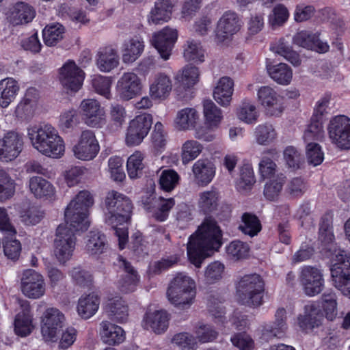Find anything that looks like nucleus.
<instances>
[{
	"label": "nucleus",
	"mask_w": 350,
	"mask_h": 350,
	"mask_svg": "<svg viewBox=\"0 0 350 350\" xmlns=\"http://www.w3.org/2000/svg\"><path fill=\"white\" fill-rule=\"evenodd\" d=\"M93 204L94 198L90 192L83 190L68 204L64 212L66 224L58 226L54 241V253L60 263H65L72 256L77 239L75 233L88 229L89 208Z\"/></svg>",
	"instance_id": "1"
},
{
	"label": "nucleus",
	"mask_w": 350,
	"mask_h": 350,
	"mask_svg": "<svg viewBox=\"0 0 350 350\" xmlns=\"http://www.w3.org/2000/svg\"><path fill=\"white\" fill-rule=\"evenodd\" d=\"M221 230L217 221L212 218H206L189 238L187 256L190 262L200 267L206 258L221 247Z\"/></svg>",
	"instance_id": "2"
},
{
	"label": "nucleus",
	"mask_w": 350,
	"mask_h": 350,
	"mask_svg": "<svg viewBox=\"0 0 350 350\" xmlns=\"http://www.w3.org/2000/svg\"><path fill=\"white\" fill-rule=\"evenodd\" d=\"M28 135L35 149L48 157L59 158L65 151L64 139L50 124L34 126L28 129Z\"/></svg>",
	"instance_id": "3"
},
{
	"label": "nucleus",
	"mask_w": 350,
	"mask_h": 350,
	"mask_svg": "<svg viewBox=\"0 0 350 350\" xmlns=\"http://www.w3.org/2000/svg\"><path fill=\"white\" fill-rule=\"evenodd\" d=\"M106 223L113 227L131 221L133 209L131 200L115 190L109 191L105 199Z\"/></svg>",
	"instance_id": "4"
},
{
	"label": "nucleus",
	"mask_w": 350,
	"mask_h": 350,
	"mask_svg": "<svg viewBox=\"0 0 350 350\" xmlns=\"http://www.w3.org/2000/svg\"><path fill=\"white\" fill-rule=\"evenodd\" d=\"M196 283L193 279L182 273L171 281L167 296L172 304L180 308H189L196 297Z\"/></svg>",
	"instance_id": "5"
},
{
	"label": "nucleus",
	"mask_w": 350,
	"mask_h": 350,
	"mask_svg": "<svg viewBox=\"0 0 350 350\" xmlns=\"http://www.w3.org/2000/svg\"><path fill=\"white\" fill-rule=\"evenodd\" d=\"M237 292L245 305L253 308L258 307L263 303L264 280L256 273L245 275L239 282Z\"/></svg>",
	"instance_id": "6"
},
{
	"label": "nucleus",
	"mask_w": 350,
	"mask_h": 350,
	"mask_svg": "<svg viewBox=\"0 0 350 350\" xmlns=\"http://www.w3.org/2000/svg\"><path fill=\"white\" fill-rule=\"evenodd\" d=\"M330 269L334 286L350 299V252L341 250Z\"/></svg>",
	"instance_id": "7"
},
{
	"label": "nucleus",
	"mask_w": 350,
	"mask_h": 350,
	"mask_svg": "<svg viewBox=\"0 0 350 350\" xmlns=\"http://www.w3.org/2000/svg\"><path fill=\"white\" fill-rule=\"evenodd\" d=\"M331 142L341 150L350 149V118L344 115L333 117L327 127Z\"/></svg>",
	"instance_id": "8"
},
{
	"label": "nucleus",
	"mask_w": 350,
	"mask_h": 350,
	"mask_svg": "<svg viewBox=\"0 0 350 350\" xmlns=\"http://www.w3.org/2000/svg\"><path fill=\"white\" fill-rule=\"evenodd\" d=\"M152 124L151 114L144 113L130 121L126 130L125 142L128 146L139 145L148 135Z\"/></svg>",
	"instance_id": "9"
},
{
	"label": "nucleus",
	"mask_w": 350,
	"mask_h": 350,
	"mask_svg": "<svg viewBox=\"0 0 350 350\" xmlns=\"http://www.w3.org/2000/svg\"><path fill=\"white\" fill-rule=\"evenodd\" d=\"M84 78L85 72L72 60L67 61L59 69V80L67 92H77Z\"/></svg>",
	"instance_id": "10"
},
{
	"label": "nucleus",
	"mask_w": 350,
	"mask_h": 350,
	"mask_svg": "<svg viewBox=\"0 0 350 350\" xmlns=\"http://www.w3.org/2000/svg\"><path fill=\"white\" fill-rule=\"evenodd\" d=\"M72 150L78 159L90 161L94 159L100 150V146L94 133L90 130L83 131Z\"/></svg>",
	"instance_id": "11"
},
{
	"label": "nucleus",
	"mask_w": 350,
	"mask_h": 350,
	"mask_svg": "<svg viewBox=\"0 0 350 350\" xmlns=\"http://www.w3.org/2000/svg\"><path fill=\"white\" fill-rule=\"evenodd\" d=\"M64 315L58 309L48 308L42 319L41 332L46 340L55 341L62 329Z\"/></svg>",
	"instance_id": "12"
},
{
	"label": "nucleus",
	"mask_w": 350,
	"mask_h": 350,
	"mask_svg": "<svg viewBox=\"0 0 350 350\" xmlns=\"http://www.w3.org/2000/svg\"><path fill=\"white\" fill-rule=\"evenodd\" d=\"M23 135L17 132L9 131L0 139V161L8 162L15 159L23 147Z\"/></svg>",
	"instance_id": "13"
},
{
	"label": "nucleus",
	"mask_w": 350,
	"mask_h": 350,
	"mask_svg": "<svg viewBox=\"0 0 350 350\" xmlns=\"http://www.w3.org/2000/svg\"><path fill=\"white\" fill-rule=\"evenodd\" d=\"M300 282L306 295L312 297L319 294L324 287V279L321 271L314 267H303Z\"/></svg>",
	"instance_id": "14"
},
{
	"label": "nucleus",
	"mask_w": 350,
	"mask_h": 350,
	"mask_svg": "<svg viewBox=\"0 0 350 350\" xmlns=\"http://www.w3.org/2000/svg\"><path fill=\"white\" fill-rule=\"evenodd\" d=\"M242 23L238 15L234 12H226L217 22L215 29V39L222 42L230 39L241 29Z\"/></svg>",
	"instance_id": "15"
},
{
	"label": "nucleus",
	"mask_w": 350,
	"mask_h": 350,
	"mask_svg": "<svg viewBox=\"0 0 350 350\" xmlns=\"http://www.w3.org/2000/svg\"><path fill=\"white\" fill-rule=\"evenodd\" d=\"M23 294L33 299H37L44 295L45 285L43 277L33 269L24 271L21 281Z\"/></svg>",
	"instance_id": "16"
},
{
	"label": "nucleus",
	"mask_w": 350,
	"mask_h": 350,
	"mask_svg": "<svg viewBox=\"0 0 350 350\" xmlns=\"http://www.w3.org/2000/svg\"><path fill=\"white\" fill-rule=\"evenodd\" d=\"M177 37L176 30L169 27H165L153 35L152 44L164 60L170 58Z\"/></svg>",
	"instance_id": "17"
},
{
	"label": "nucleus",
	"mask_w": 350,
	"mask_h": 350,
	"mask_svg": "<svg viewBox=\"0 0 350 350\" xmlns=\"http://www.w3.org/2000/svg\"><path fill=\"white\" fill-rule=\"evenodd\" d=\"M200 72L197 67L187 65L176 74L175 79L180 83L176 92L180 98H185L191 93V88L196 85L199 80Z\"/></svg>",
	"instance_id": "18"
},
{
	"label": "nucleus",
	"mask_w": 350,
	"mask_h": 350,
	"mask_svg": "<svg viewBox=\"0 0 350 350\" xmlns=\"http://www.w3.org/2000/svg\"><path fill=\"white\" fill-rule=\"evenodd\" d=\"M293 43L298 46L314 51L319 53H325L329 49L327 42L319 38V33H310L307 31H300L293 37Z\"/></svg>",
	"instance_id": "19"
},
{
	"label": "nucleus",
	"mask_w": 350,
	"mask_h": 350,
	"mask_svg": "<svg viewBox=\"0 0 350 350\" xmlns=\"http://www.w3.org/2000/svg\"><path fill=\"white\" fill-rule=\"evenodd\" d=\"M141 89V80L134 72H124L117 83L119 96L125 100L134 98L140 92Z\"/></svg>",
	"instance_id": "20"
},
{
	"label": "nucleus",
	"mask_w": 350,
	"mask_h": 350,
	"mask_svg": "<svg viewBox=\"0 0 350 350\" xmlns=\"http://www.w3.org/2000/svg\"><path fill=\"white\" fill-rule=\"evenodd\" d=\"M323 315L319 304L312 303L304 307V314L297 317V323L304 332H312L322 323Z\"/></svg>",
	"instance_id": "21"
},
{
	"label": "nucleus",
	"mask_w": 350,
	"mask_h": 350,
	"mask_svg": "<svg viewBox=\"0 0 350 350\" xmlns=\"http://www.w3.org/2000/svg\"><path fill=\"white\" fill-rule=\"evenodd\" d=\"M36 12L32 6L23 1L14 4L7 13V20L13 26L26 25L35 17Z\"/></svg>",
	"instance_id": "22"
},
{
	"label": "nucleus",
	"mask_w": 350,
	"mask_h": 350,
	"mask_svg": "<svg viewBox=\"0 0 350 350\" xmlns=\"http://www.w3.org/2000/svg\"><path fill=\"white\" fill-rule=\"evenodd\" d=\"M104 310L109 319L117 323H125L129 317V307L120 296L108 298Z\"/></svg>",
	"instance_id": "23"
},
{
	"label": "nucleus",
	"mask_w": 350,
	"mask_h": 350,
	"mask_svg": "<svg viewBox=\"0 0 350 350\" xmlns=\"http://www.w3.org/2000/svg\"><path fill=\"white\" fill-rule=\"evenodd\" d=\"M275 318L272 324L265 325L262 329L261 339L266 342L275 337L280 338L287 329L286 311L284 308L277 310Z\"/></svg>",
	"instance_id": "24"
},
{
	"label": "nucleus",
	"mask_w": 350,
	"mask_h": 350,
	"mask_svg": "<svg viewBox=\"0 0 350 350\" xmlns=\"http://www.w3.org/2000/svg\"><path fill=\"white\" fill-rule=\"evenodd\" d=\"M215 166L208 159H198L192 167V172L197 184L202 187L208 185L215 176Z\"/></svg>",
	"instance_id": "25"
},
{
	"label": "nucleus",
	"mask_w": 350,
	"mask_h": 350,
	"mask_svg": "<svg viewBox=\"0 0 350 350\" xmlns=\"http://www.w3.org/2000/svg\"><path fill=\"white\" fill-rule=\"evenodd\" d=\"M29 188L36 198L53 201L55 199V188L41 176H33L29 180Z\"/></svg>",
	"instance_id": "26"
},
{
	"label": "nucleus",
	"mask_w": 350,
	"mask_h": 350,
	"mask_svg": "<svg viewBox=\"0 0 350 350\" xmlns=\"http://www.w3.org/2000/svg\"><path fill=\"white\" fill-rule=\"evenodd\" d=\"M100 336L105 344L118 345L126 338L124 330L119 325L107 321L100 323Z\"/></svg>",
	"instance_id": "27"
},
{
	"label": "nucleus",
	"mask_w": 350,
	"mask_h": 350,
	"mask_svg": "<svg viewBox=\"0 0 350 350\" xmlns=\"http://www.w3.org/2000/svg\"><path fill=\"white\" fill-rule=\"evenodd\" d=\"M169 316L163 310L147 311L143 319V326L146 329H152L156 334L164 332L168 327Z\"/></svg>",
	"instance_id": "28"
},
{
	"label": "nucleus",
	"mask_w": 350,
	"mask_h": 350,
	"mask_svg": "<svg viewBox=\"0 0 350 350\" xmlns=\"http://www.w3.org/2000/svg\"><path fill=\"white\" fill-rule=\"evenodd\" d=\"M144 50V42L139 36H135L126 40L122 46V60L124 63L135 62Z\"/></svg>",
	"instance_id": "29"
},
{
	"label": "nucleus",
	"mask_w": 350,
	"mask_h": 350,
	"mask_svg": "<svg viewBox=\"0 0 350 350\" xmlns=\"http://www.w3.org/2000/svg\"><path fill=\"white\" fill-rule=\"evenodd\" d=\"M318 233V239L322 246L324 247L323 249L329 250V245L335 240L333 228V214L331 211L326 212L321 217Z\"/></svg>",
	"instance_id": "30"
},
{
	"label": "nucleus",
	"mask_w": 350,
	"mask_h": 350,
	"mask_svg": "<svg viewBox=\"0 0 350 350\" xmlns=\"http://www.w3.org/2000/svg\"><path fill=\"white\" fill-rule=\"evenodd\" d=\"M324 111H314L310 124L308 125L304 133L305 142L319 141L322 142L325 137V132L323 126Z\"/></svg>",
	"instance_id": "31"
},
{
	"label": "nucleus",
	"mask_w": 350,
	"mask_h": 350,
	"mask_svg": "<svg viewBox=\"0 0 350 350\" xmlns=\"http://www.w3.org/2000/svg\"><path fill=\"white\" fill-rule=\"evenodd\" d=\"M100 296L92 292L79 298L77 304V312L83 319H89L98 311L100 305Z\"/></svg>",
	"instance_id": "32"
},
{
	"label": "nucleus",
	"mask_w": 350,
	"mask_h": 350,
	"mask_svg": "<svg viewBox=\"0 0 350 350\" xmlns=\"http://www.w3.org/2000/svg\"><path fill=\"white\" fill-rule=\"evenodd\" d=\"M233 87L234 82L228 77H223L219 80L213 92V97L221 107H227L230 105Z\"/></svg>",
	"instance_id": "33"
},
{
	"label": "nucleus",
	"mask_w": 350,
	"mask_h": 350,
	"mask_svg": "<svg viewBox=\"0 0 350 350\" xmlns=\"http://www.w3.org/2000/svg\"><path fill=\"white\" fill-rule=\"evenodd\" d=\"M85 250L90 255L105 253L109 245L106 236L98 230H91L87 235Z\"/></svg>",
	"instance_id": "34"
},
{
	"label": "nucleus",
	"mask_w": 350,
	"mask_h": 350,
	"mask_svg": "<svg viewBox=\"0 0 350 350\" xmlns=\"http://www.w3.org/2000/svg\"><path fill=\"white\" fill-rule=\"evenodd\" d=\"M119 56L116 50L107 46L98 51L96 55V65L102 72H110L118 66Z\"/></svg>",
	"instance_id": "35"
},
{
	"label": "nucleus",
	"mask_w": 350,
	"mask_h": 350,
	"mask_svg": "<svg viewBox=\"0 0 350 350\" xmlns=\"http://www.w3.org/2000/svg\"><path fill=\"white\" fill-rule=\"evenodd\" d=\"M173 4L170 0H158L150 12L149 23L159 24L167 22L172 12Z\"/></svg>",
	"instance_id": "36"
},
{
	"label": "nucleus",
	"mask_w": 350,
	"mask_h": 350,
	"mask_svg": "<svg viewBox=\"0 0 350 350\" xmlns=\"http://www.w3.org/2000/svg\"><path fill=\"white\" fill-rule=\"evenodd\" d=\"M19 86L16 80L6 78L0 81V107L6 108L14 100Z\"/></svg>",
	"instance_id": "37"
},
{
	"label": "nucleus",
	"mask_w": 350,
	"mask_h": 350,
	"mask_svg": "<svg viewBox=\"0 0 350 350\" xmlns=\"http://www.w3.org/2000/svg\"><path fill=\"white\" fill-rule=\"evenodd\" d=\"M220 193L215 188L205 191L200 194L198 206L200 211L205 215L215 212L219 206Z\"/></svg>",
	"instance_id": "38"
},
{
	"label": "nucleus",
	"mask_w": 350,
	"mask_h": 350,
	"mask_svg": "<svg viewBox=\"0 0 350 350\" xmlns=\"http://www.w3.org/2000/svg\"><path fill=\"white\" fill-rule=\"evenodd\" d=\"M33 328V318L29 309L25 308L16 315L14 330L17 336L26 337L32 332Z\"/></svg>",
	"instance_id": "39"
},
{
	"label": "nucleus",
	"mask_w": 350,
	"mask_h": 350,
	"mask_svg": "<svg viewBox=\"0 0 350 350\" xmlns=\"http://www.w3.org/2000/svg\"><path fill=\"white\" fill-rule=\"evenodd\" d=\"M241 224L238 229L244 234L250 237L257 236L262 230L261 221L258 217L250 212H245L241 217Z\"/></svg>",
	"instance_id": "40"
},
{
	"label": "nucleus",
	"mask_w": 350,
	"mask_h": 350,
	"mask_svg": "<svg viewBox=\"0 0 350 350\" xmlns=\"http://www.w3.org/2000/svg\"><path fill=\"white\" fill-rule=\"evenodd\" d=\"M223 292L212 293L208 297L207 308L209 313L217 320L215 322L224 323L225 317V308L222 306L224 302Z\"/></svg>",
	"instance_id": "41"
},
{
	"label": "nucleus",
	"mask_w": 350,
	"mask_h": 350,
	"mask_svg": "<svg viewBox=\"0 0 350 350\" xmlns=\"http://www.w3.org/2000/svg\"><path fill=\"white\" fill-rule=\"evenodd\" d=\"M271 50L282 56L294 66H298L301 64L299 55L293 51L288 43L282 38L271 46Z\"/></svg>",
	"instance_id": "42"
},
{
	"label": "nucleus",
	"mask_w": 350,
	"mask_h": 350,
	"mask_svg": "<svg viewBox=\"0 0 350 350\" xmlns=\"http://www.w3.org/2000/svg\"><path fill=\"white\" fill-rule=\"evenodd\" d=\"M267 71L275 82L280 85H288L291 83L293 77L292 69L284 63H280L267 67Z\"/></svg>",
	"instance_id": "43"
},
{
	"label": "nucleus",
	"mask_w": 350,
	"mask_h": 350,
	"mask_svg": "<svg viewBox=\"0 0 350 350\" xmlns=\"http://www.w3.org/2000/svg\"><path fill=\"white\" fill-rule=\"evenodd\" d=\"M180 180V176L174 170H163L159 178V189L164 192H172L178 185Z\"/></svg>",
	"instance_id": "44"
},
{
	"label": "nucleus",
	"mask_w": 350,
	"mask_h": 350,
	"mask_svg": "<svg viewBox=\"0 0 350 350\" xmlns=\"http://www.w3.org/2000/svg\"><path fill=\"white\" fill-rule=\"evenodd\" d=\"M198 119V111H178L174 126L179 131L189 130L196 126Z\"/></svg>",
	"instance_id": "45"
},
{
	"label": "nucleus",
	"mask_w": 350,
	"mask_h": 350,
	"mask_svg": "<svg viewBox=\"0 0 350 350\" xmlns=\"http://www.w3.org/2000/svg\"><path fill=\"white\" fill-rule=\"evenodd\" d=\"M171 90L172 81L167 75L163 74H159L150 87L151 96L156 98L166 97Z\"/></svg>",
	"instance_id": "46"
},
{
	"label": "nucleus",
	"mask_w": 350,
	"mask_h": 350,
	"mask_svg": "<svg viewBox=\"0 0 350 350\" xmlns=\"http://www.w3.org/2000/svg\"><path fill=\"white\" fill-rule=\"evenodd\" d=\"M286 179V176L281 173L265 184L263 193L267 200L275 201L278 199Z\"/></svg>",
	"instance_id": "47"
},
{
	"label": "nucleus",
	"mask_w": 350,
	"mask_h": 350,
	"mask_svg": "<svg viewBox=\"0 0 350 350\" xmlns=\"http://www.w3.org/2000/svg\"><path fill=\"white\" fill-rule=\"evenodd\" d=\"M143 160L144 155L139 151H135L129 157L126 162V170L130 178H140L143 175L144 168Z\"/></svg>",
	"instance_id": "48"
},
{
	"label": "nucleus",
	"mask_w": 350,
	"mask_h": 350,
	"mask_svg": "<svg viewBox=\"0 0 350 350\" xmlns=\"http://www.w3.org/2000/svg\"><path fill=\"white\" fill-rule=\"evenodd\" d=\"M168 141V133L161 122H157L151 133V143L154 149L161 153L165 149Z\"/></svg>",
	"instance_id": "49"
},
{
	"label": "nucleus",
	"mask_w": 350,
	"mask_h": 350,
	"mask_svg": "<svg viewBox=\"0 0 350 350\" xmlns=\"http://www.w3.org/2000/svg\"><path fill=\"white\" fill-rule=\"evenodd\" d=\"M205 51L199 42L188 40L184 49V57L188 62L202 63L204 61Z\"/></svg>",
	"instance_id": "50"
},
{
	"label": "nucleus",
	"mask_w": 350,
	"mask_h": 350,
	"mask_svg": "<svg viewBox=\"0 0 350 350\" xmlns=\"http://www.w3.org/2000/svg\"><path fill=\"white\" fill-rule=\"evenodd\" d=\"M203 146L196 140H187L182 146L181 159L184 165L196 159L201 153Z\"/></svg>",
	"instance_id": "51"
},
{
	"label": "nucleus",
	"mask_w": 350,
	"mask_h": 350,
	"mask_svg": "<svg viewBox=\"0 0 350 350\" xmlns=\"http://www.w3.org/2000/svg\"><path fill=\"white\" fill-rule=\"evenodd\" d=\"M3 252L8 258L16 260L21 253V242L16 239V235L5 234L3 242Z\"/></svg>",
	"instance_id": "52"
},
{
	"label": "nucleus",
	"mask_w": 350,
	"mask_h": 350,
	"mask_svg": "<svg viewBox=\"0 0 350 350\" xmlns=\"http://www.w3.org/2000/svg\"><path fill=\"white\" fill-rule=\"evenodd\" d=\"M64 27L59 23L47 25L43 30L44 43L49 46L55 45L63 38Z\"/></svg>",
	"instance_id": "53"
},
{
	"label": "nucleus",
	"mask_w": 350,
	"mask_h": 350,
	"mask_svg": "<svg viewBox=\"0 0 350 350\" xmlns=\"http://www.w3.org/2000/svg\"><path fill=\"white\" fill-rule=\"evenodd\" d=\"M289 12L287 8L281 3L277 4L269 15L268 23L272 27L283 25L288 19Z\"/></svg>",
	"instance_id": "54"
},
{
	"label": "nucleus",
	"mask_w": 350,
	"mask_h": 350,
	"mask_svg": "<svg viewBox=\"0 0 350 350\" xmlns=\"http://www.w3.org/2000/svg\"><path fill=\"white\" fill-rule=\"evenodd\" d=\"M82 119V114L80 115L78 111H66L59 118V128L64 132L77 127Z\"/></svg>",
	"instance_id": "55"
},
{
	"label": "nucleus",
	"mask_w": 350,
	"mask_h": 350,
	"mask_svg": "<svg viewBox=\"0 0 350 350\" xmlns=\"http://www.w3.org/2000/svg\"><path fill=\"white\" fill-rule=\"evenodd\" d=\"M284 159L287 167L293 170L300 169L304 163V158L293 146H287L284 150Z\"/></svg>",
	"instance_id": "56"
},
{
	"label": "nucleus",
	"mask_w": 350,
	"mask_h": 350,
	"mask_svg": "<svg viewBox=\"0 0 350 350\" xmlns=\"http://www.w3.org/2000/svg\"><path fill=\"white\" fill-rule=\"evenodd\" d=\"M249 245L239 240L232 241L226 247L228 255L235 260L246 258L249 254Z\"/></svg>",
	"instance_id": "57"
},
{
	"label": "nucleus",
	"mask_w": 350,
	"mask_h": 350,
	"mask_svg": "<svg viewBox=\"0 0 350 350\" xmlns=\"http://www.w3.org/2000/svg\"><path fill=\"white\" fill-rule=\"evenodd\" d=\"M14 182L3 170H0V201L11 198L14 193Z\"/></svg>",
	"instance_id": "58"
},
{
	"label": "nucleus",
	"mask_w": 350,
	"mask_h": 350,
	"mask_svg": "<svg viewBox=\"0 0 350 350\" xmlns=\"http://www.w3.org/2000/svg\"><path fill=\"white\" fill-rule=\"evenodd\" d=\"M256 139L258 144L266 145L276 137V132L271 124H260L256 128Z\"/></svg>",
	"instance_id": "59"
},
{
	"label": "nucleus",
	"mask_w": 350,
	"mask_h": 350,
	"mask_svg": "<svg viewBox=\"0 0 350 350\" xmlns=\"http://www.w3.org/2000/svg\"><path fill=\"white\" fill-rule=\"evenodd\" d=\"M82 119L90 127L101 128L106 123L105 111H83Z\"/></svg>",
	"instance_id": "60"
},
{
	"label": "nucleus",
	"mask_w": 350,
	"mask_h": 350,
	"mask_svg": "<svg viewBox=\"0 0 350 350\" xmlns=\"http://www.w3.org/2000/svg\"><path fill=\"white\" fill-rule=\"evenodd\" d=\"M307 142L306 150L308 163L314 166L321 164L324 159V153L321 146L315 142Z\"/></svg>",
	"instance_id": "61"
},
{
	"label": "nucleus",
	"mask_w": 350,
	"mask_h": 350,
	"mask_svg": "<svg viewBox=\"0 0 350 350\" xmlns=\"http://www.w3.org/2000/svg\"><path fill=\"white\" fill-rule=\"evenodd\" d=\"M40 95L38 91L33 88L27 90L23 98L18 103L16 109H27L38 107Z\"/></svg>",
	"instance_id": "62"
},
{
	"label": "nucleus",
	"mask_w": 350,
	"mask_h": 350,
	"mask_svg": "<svg viewBox=\"0 0 350 350\" xmlns=\"http://www.w3.org/2000/svg\"><path fill=\"white\" fill-rule=\"evenodd\" d=\"M172 342L178 345L182 350L196 349V338L187 332H181L175 334L172 338Z\"/></svg>",
	"instance_id": "63"
},
{
	"label": "nucleus",
	"mask_w": 350,
	"mask_h": 350,
	"mask_svg": "<svg viewBox=\"0 0 350 350\" xmlns=\"http://www.w3.org/2000/svg\"><path fill=\"white\" fill-rule=\"evenodd\" d=\"M230 340L232 345L239 350H254V341L245 332L234 334Z\"/></svg>",
	"instance_id": "64"
}]
</instances>
